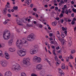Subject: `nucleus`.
<instances>
[{
    "mask_svg": "<svg viewBox=\"0 0 76 76\" xmlns=\"http://www.w3.org/2000/svg\"><path fill=\"white\" fill-rule=\"evenodd\" d=\"M8 42H11V43H13V39H11L9 40V41H8Z\"/></svg>",
    "mask_w": 76,
    "mask_h": 76,
    "instance_id": "nucleus-31",
    "label": "nucleus"
},
{
    "mask_svg": "<svg viewBox=\"0 0 76 76\" xmlns=\"http://www.w3.org/2000/svg\"><path fill=\"white\" fill-rule=\"evenodd\" d=\"M48 49H50V47L49 45V44H48Z\"/></svg>",
    "mask_w": 76,
    "mask_h": 76,
    "instance_id": "nucleus-56",
    "label": "nucleus"
},
{
    "mask_svg": "<svg viewBox=\"0 0 76 76\" xmlns=\"http://www.w3.org/2000/svg\"><path fill=\"white\" fill-rule=\"evenodd\" d=\"M61 68H62V69H65V65L64 64H62Z\"/></svg>",
    "mask_w": 76,
    "mask_h": 76,
    "instance_id": "nucleus-25",
    "label": "nucleus"
},
{
    "mask_svg": "<svg viewBox=\"0 0 76 76\" xmlns=\"http://www.w3.org/2000/svg\"><path fill=\"white\" fill-rule=\"evenodd\" d=\"M0 56L1 57H3L4 56L3 54V52H2V51L1 50L0 51Z\"/></svg>",
    "mask_w": 76,
    "mask_h": 76,
    "instance_id": "nucleus-23",
    "label": "nucleus"
},
{
    "mask_svg": "<svg viewBox=\"0 0 76 76\" xmlns=\"http://www.w3.org/2000/svg\"><path fill=\"white\" fill-rule=\"evenodd\" d=\"M31 76H37V75H35V74H32L31 75Z\"/></svg>",
    "mask_w": 76,
    "mask_h": 76,
    "instance_id": "nucleus-45",
    "label": "nucleus"
},
{
    "mask_svg": "<svg viewBox=\"0 0 76 76\" xmlns=\"http://www.w3.org/2000/svg\"><path fill=\"white\" fill-rule=\"evenodd\" d=\"M38 26H39V28H42V25L41 24L39 25Z\"/></svg>",
    "mask_w": 76,
    "mask_h": 76,
    "instance_id": "nucleus-39",
    "label": "nucleus"
},
{
    "mask_svg": "<svg viewBox=\"0 0 76 76\" xmlns=\"http://www.w3.org/2000/svg\"><path fill=\"white\" fill-rule=\"evenodd\" d=\"M57 20H56L54 21V22H53L52 23V25L53 26H56L57 25Z\"/></svg>",
    "mask_w": 76,
    "mask_h": 76,
    "instance_id": "nucleus-19",
    "label": "nucleus"
},
{
    "mask_svg": "<svg viewBox=\"0 0 76 76\" xmlns=\"http://www.w3.org/2000/svg\"><path fill=\"white\" fill-rule=\"evenodd\" d=\"M16 31H17V32H19V29H17Z\"/></svg>",
    "mask_w": 76,
    "mask_h": 76,
    "instance_id": "nucleus-61",
    "label": "nucleus"
},
{
    "mask_svg": "<svg viewBox=\"0 0 76 76\" xmlns=\"http://www.w3.org/2000/svg\"><path fill=\"white\" fill-rule=\"evenodd\" d=\"M52 48H53L54 50H53V54H54L55 56V61H57V54L55 52V51H56V50H55V47L54 46H52Z\"/></svg>",
    "mask_w": 76,
    "mask_h": 76,
    "instance_id": "nucleus-9",
    "label": "nucleus"
},
{
    "mask_svg": "<svg viewBox=\"0 0 76 76\" xmlns=\"http://www.w3.org/2000/svg\"><path fill=\"white\" fill-rule=\"evenodd\" d=\"M69 57H67L66 58V60L67 61H69Z\"/></svg>",
    "mask_w": 76,
    "mask_h": 76,
    "instance_id": "nucleus-40",
    "label": "nucleus"
},
{
    "mask_svg": "<svg viewBox=\"0 0 76 76\" xmlns=\"http://www.w3.org/2000/svg\"><path fill=\"white\" fill-rule=\"evenodd\" d=\"M63 22H64V20L63 19L61 20L60 22L61 23H63Z\"/></svg>",
    "mask_w": 76,
    "mask_h": 76,
    "instance_id": "nucleus-43",
    "label": "nucleus"
},
{
    "mask_svg": "<svg viewBox=\"0 0 76 76\" xmlns=\"http://www.w3.org/2000/svg\"><path fill=\"white\" fill-rule=\"evenodd\" d=\"M20 18H18L17 20V23L18 25L19 26H23V24L22 23V21H20Z\"/></svg>",
    "mask_w": 76,
    "mask_h": 76,
    "instance_id": "nucleus-11",
    "label": "nucleus"
},
{
    "mask_svg": "<svg viewBox=\"0 0 76 76\" xmlns=\"http://www.w3.org/2000/svg\"><path fill=\"white\" fill-rule=\"evenodd\" d=\"M4 56L5 57L7 60H9V59H10V57L9 54L8 53H5Z\"/></svg>",
    "mask_w": 76,
    "mask_h": 76,
    "instance_id": "nucleus-15",
    "label": "nucleus"
},
{
    "mask_svg": "<svg viewBox=\"0 0 76 76\" xmlns=\"http://www.w3.org/2000/svg\"><path fill=\"white\" fill-rule=\"evenodd\" d=\"M62 17H63V14L62 13H61L59 15V17L61 18H62Z\"/></svg>",
    "mask_w": 76,
    "mask_h": 76,
    "instance_id": "nucleus-35",
    "label": "nucleus"
},
{
    "mask_svg": "<svg viewBox=\"0 0 76 76\" xmlns=\"http://www.w3.org/2000/svg\"><path fill=\"white\" fill-rule=\"evenodd\" d=\"M45 50L46 52H47V51H48L46 47H45Z\"/></svg>",
    "mask_w": 76,
    "mask_h": 76,
    "instance_id": "nucleus-63",
    "label": "nucleus"
},
{
    "mask_svg": "<svg viewBox=\"0 0 76 76\" xmlns=\"http://www.w3.org/2000/svg\"><path fill=\"white\" fill-rule=\"evenodd\" d=\"M57 10L58 12H61V10H60V9H58V7L57 8Z\"/></svg>",
    "mask_w": 76,
    "mask_h": 76,
    "instance_id": "nucleus-59",
    "label": "nucleus"
},
{
    "mask_svg": "<svg viewBox=\"0 0 76 76\" xmlns=\"http://www.w3.org/2000/svg\"><path fill=\"white\" fill-rule=\"evenodd\" d=\"M57 33L58 35V39L59 40L60 42H61L62 45L64 44L66 42V40H64V38L61 39V38L60 37V34L59 31H58Z\"/></svg>",
    "mask_w": 76,
    "mask_h": 76,
    "instance_id": "nucleus-6",
    "label": "nucleus"
},
{
    "mask_svg": "<svg viewBox=\"0 0 76 76\" xmlns=\"http://www.w3.org/2000/svg\"><path fill=\"white\" fill-rule=\"evenodd\" d=\"M70 59H73V57H72L73 56L72 55H70Z\"/></svg>",
    "mask_w": 76,
    "mask_h": 76,
    "instance_id": "nucleus-46",
    "label": "nucleus"
},
{
    "mask_svg": "<svg viewBox=\"0 0 76 76\" xmlns=\"http://www.w3.org/2000/svg\"><path fill=\"white\" fill-rule=\"evenodd\" d=\"M27 21L28 22H31V19H30V18L28 19Z\"/></svg>",
    "mask_w": 76,
    "mask_h": 76,
    "instance_id": "nucleus-57",
    "label": "nucleus"
},
{
    "mask_svg": "<svg viewBox=\"0 0 76 76\" xmlns=\"http://www.w3.org/2000/svg\"><path fill=\"white\" fill-rule=\"evenodd\" d=\"M7 61L5 60H3L1 62V64L2 67H6L7 65Z\"/></svg>",
    "mask_w": 76,
    "mask_h": 76,
    "instance_id": "nucleus-8",
    "label": "nucleus"
},
{
    "mask_svg": "<svg viewBox=\"0 0 76 76\" xmlns=\"http://www.w3.org/2000/svg\"><path fill=\"white\" fill-rule=\"evenodd\" d=\"M21 76H26V75L25 73L23 72L21 73Z\"/></svg>",
    "mask_w": 76,
    "mask_h": 76,
    "instance_id": "nucleus-28",
    "label": "nucleus"
},
{
    "mask_svg": "<svg viewBox=\"0 0 76 76\" xmlns=\"http://www.w3.org/2000/svg\"><path fill=\"white\" fill-rule=\"evenodd\" d=\"M71 4H74V1H71Z\"/></svg>",
    "mask_w": 76,
    "mask_h": 76,
    "instance_id": "nucleus-64",
    "label": "nucleus"
},
{
    "mask_svg": "<svg viewBox=\"0 0 76 76\" xmlns=\"http://www.w3.org/2000/svg\"><path fill=\"white\" fill-rule=\"evenodd\" d=\"M58 71L61 76H64V73L63 72V70H61V68H58Z\"/></svg>",
    "mask_w": 76,
    "mask_h": 76,
    "instance_id": "nucleus-13",
    "label": "nucleus"
},
{
    "mask_svg": "<svg viewBox=\"0 0 76 76\" xmlns=\"http://www.w3.org/2000/svg\"><path fill=\"white\" fill-rule=\"evenodd\" d=\"M5 76H11L12 72L10 71H7L4 74Z\"/></svg>",
    "mask_w": 76,
    "mask_h": 76,
    "instance_id": "nucleus-14",
    "label": "nucleus"
},
{
    "mask_svg": "<svg viewBox=\"0 0 76 76\" xmlns=\"http://www.w3.org/2000/svg\"><path fill=\"white\" fill-rule=\"evenodd\" d=\"M61 50H62V49L61 48V47H60V46H58L57 50H58V53H61Z\"/></svg>",
    "mask_w": 76,
    "mask_h": 76,
    "instance_id": "nucleus-18",
    "label": "nucleus"
},
{
    "mask_svg": "<svg viewBox=\"0 0 76 76\" xmlns=\"http://www.w3.org/2000/svg\"><path fill=\"white\" fill-rule=\"evenodd\" d=\"M65 13L66 15H68L69 14V11H68V10H66Z\"/></svg>",
    "mask_w": 76,
    "mask_h": 76,
    "instance_id": "nucleus-37",
    "label": "nucleus"
},
{
    "mask_svg": "<svg viewBox=\"0 0 76 76\" xmlns=\"http://www.w3.org/2000/svg\"><path fill=\"white\" fill-rule=\"evenodd\" d=\"M28 20V18H23V22H26Z\"/></svg>",
    "mask_w": 76,
    "mask_h": 76,
    "instance_id": "nucleus-22",
    "label": "nucleus"
},
{
    "mask_svg": "<svg viewBox=\"0 0 76 76\" xmlns=\"http://www.w3.org/2000/svg\"><path fill=\"white\" fill-rule=\"evenodd\" d=\"M17 54L20 57H24L26 54V51L25 49H23L18 50L17 52Z\"/></svg>",
    "mask_w": 76,
    "mask_h": 76,
    "instance_id": "nucleus-5",
    "label": "nucleus"
},
{
    "mask_svg": "<svg viewBox=\"0 0 76 76\" xmlns=\"http://www.w3.org/2000/svg\"><path fill=\"white\" fill-rule=\"evenodd\" d=\"M64 33L63 32L61 33V35L62 38H64L65 37V35H64Z\"/></svg>",
    "mask_w": 76,
    "mask_h": 76,
    "instance_id": "nucleus-29",
    "label": "nucleus"
},
{
    "mask_svg": "<svg viewBox=\"0 0 76 76\" xmlns=\"http://www.w3.org/2000/svg\"><path fill=\"white\" fill-rule=\"evenodd\" d=\"M54 43V42L53 41H51V42H50V44H53Z\"/></svg>",
    "mask_w": 76,
    "mask_h": 76,
    "instance_id": "nucleus-54",
    "label": "nucleus"
},
{
    "mask_svg": "<svg viewBox=\"0 0 76 76\" xmlns=\"http://www.w3.org/2000/svg\"><path fill=\"white\" fill-rule=\"evenodd\" d=\"M65 28H64V27H62V29L63 31H65Z\"/></svg>",
    "mask_w": 76,
    "mask_h": 76,
    "instance_id": "nucleus-58",
    "label": "nucleus"
},
{
    "mask_svg": "<svg viewBox=\"0 0 76 76\" xmlns=\"http://www.w3.org/2000/svg\"><path fill=\"white\" fill-rule=\"evenodd\" d=\"M7 16L9 18H10V17H11V15L10 14H8Z\"/></svg>",
    "mask_w": 76,
    "mask_h": 76,
    "instance_id": "nucleus-41",
    "label": "nucleus"
},
{
    "mask_svg": "<svg viewBox=\"0 0 76 76\" xmlns=\"http://www.w3.org/2000/svg\"><path fill=\"white\" fill-rule=\"evenodd\" d=\"M68 11V12L69 13H72V12H71V11H70V9H69Z\"/></svg>",
    "mask_w": 76,
    "mask_h": 76,
    "instance_id": "nucleus-62",
    "label": "nucleus"
},
{
    "mask_svg": "<svg viewBox=\"0 0 76 76\" xmlns=\"http://www.w3.org/2000/svg\"><path fill=\"white\" fill-rule=\"evenodd\" d=\"M1 46H2V48L3 47H4V46H5V44H4V43H2Z\"/></svg>",
    "mask_w": 76,
    "mask_h": 76,
    "instance_id": "nucleus-47",
    "label": "nucleus"
},
{
    "mask_svg": "<svg viewBox=\"0 0 76 76\" xmlns=\"http://www.w3.org/2000/svg\"><path fill=\"white\" fill-rule=\"evenodd\" d=\"M30 53L31 54L33 55V54L37 53V51L35 49H32L30 51Z\"/></svg>",
    "mask_w": 76,
    "mask_h": 76,
    "instance_id": "nucleus-12",
    "label": "nucleus"
},
{
    "mask_svg": "<svg viewBox=\"0 0 76 76\" xmlns=\"http://www.w3.org/2000/svg\"><path fill=\"white\" fill-rule=\"evenodd\" d=\"M7 8H5L4 10V13H7Z\"/></svg>",
    "mask_w": 76,
    "mask_h": 76,
    "instance_id": "nucleus-26",
    "label": "nucleus"
},
{
    "mask_svg": "<svg viewBox=\"0 0 76 76\" xmlns=\"http://www.w3.org/2000/svg\"><path fill=\"white\" fill-rule=\"evenodd\" d=\"M31 3V0H26V3H27L28 5H29Z\"/></svg>",
    "mask_w": 76,
    "mask_h": 76,
    "instance_id": "nucleus-21",
    "label": "nucleus"
},
{
    "mask_svg": "<svg viewBox=\"0 0 76 76\" xmlns=\"http://www.w3.org/2000/svg\"><path fill=\"white\" fill-rule=\"evenodd\" d=\"M8 23V22H7V20H5L4 22L3 23V24H4V25H6V24L7 23Z\"/></svg>",
    "mask_w": 76,
    "mask_h": 76,
    "instance_id": "nucleus-33",
    "label": "nucleus"
},
{
    "mask_svg": "<svg viewBox=\"0 0 76 76\" xmlns=\"http://www.w3.org/2000/svg\"><path fill=\"white\" fill-rule=\"evenodd\" d=\"M9 50L11 52H13L16 51V49L13 48H9Z\"/></svg>",
    "mask_w": 76,
    "mask_h": 76,
    "instance_id": "nucleus-17",
    "label": "nucleus"
},
{
    "mask_svg": "<svg viewBox=\"0 0 76 76\" xmlns=\"http://www.w3.org/2000/svg\"><path fill=\"white\" fill-rule=\"evenodd\" d=\"M41 58L37 56H34L33 58V61L34 62H36L37 61V63H40L41 61Z\"/></svg>",
    "mask_w": 76,
    "mask_h": 76,
    "instance_id": "nucleus-7",
    "label": "nucleus"
},
{
    "mask_svg": "<svg viewBox=\"0 0 76 76\" xmlns=\"http://www.w3.org/2000/svg\"><path fill=\"white\" fill-rule=\"evenodd\" d=\"M11 34L10 32L9 31H7L4 32L3 37L4 40H8L10 39Z\"/></svg>",
    "mask_w": 76,
    "mask_h": 76,
    "instance_id": "nucleus-4",
    "label": "nucleus"
},
{
    "mask_svg": "<svg viewBox=\"0 0 76 76\" xmlns=\"http://www.w3.org/2000/svg\"><path fill=\"white\" fill-rule=\"evenodd\" d=\"M60 3L61 4H63L64 3V1L62 0H61L60 1Z\"/></svg>",
    "mask_w": 76,
    "mask_h": 76,
    "instance_id": "nucleus-44",
    "label": "nucleus"
},
{
    "mask_svg": "<svg viewBox=\"0 0 76 76\" xmlns=\"http://www.w3.org/2000/svg\"><path fill=\"white\" fill-rule=\"evenodd\" d=\"M49 36L50 37H52L53 36V33H50L49 34Z\"/></svg>",
    "mask_w": 76,
    "mask_h": 76,
    "instance_id": "nucleus-51",
    "label": "nucleus"
},
{
    "mask_svg": "<svg viewBox=\"0 0 76 76\" xmlns=\"http://www.w3.org/2000/svg\"><path fill=\"white\" fill-rule=\"evenodd\" d=\"M43 66L41 64H38L36 66V69L37 70H41L42 69Z\"/></svg>",
    "mask_w": 76,
    "mask_h": 76,
    "instance_id": "nucleus-10",
    "label": "nucleus"
},
{
    "mask_svg": "<svg viewBox=\"0 0 76 76\" xmlns=\"http://www.w3.org/2000/svg\"><path fill=\"white\" fill-rule=\"evenodd\" d=\"M45 74V71H42L40 74V75L41 76H44Z\"/></svg>",
    "mask_w": 76,
    "mask_h": 76,
    "instance_id": "nucleus-24",
    "label": "nucleus"
},
{
    "mask_svg": "<svg viewBox=\"0 0 76 76\" xmlns=\"http://www.w3.org/2000/svg\"><path fill=\"white\" fill-rule=\"evenodd\" d=\"M59 58H62V56L59 55Z\"/></svg>",
    "mask_w": 76,
    "mask_h": 76,
    "instance_id": "nucleus-53",
    "label": "nucleus"
},
{
    "mask_svg": "<svg viewBox=\"0 0 76 76\" xmlns=\"http://www.w3.org/2000/svg\"><path fill=\"white\" fill-rule=\"evenodd\" d=\"M8 45H10V46H11L12 45V43L9 42H8Z\"/></svg>",
    "mask_w": 76,
    "mask_h": 76,
    "instance_id": "nucleus-36",
    "label": "nucleus"
},
{
    "mask_svg": "<svg viewBox=\"0 0 76 76\" xmlns=\"http://www.w3.org/2000/svg\"><path fill=\"white\" fill-rule=\"evenodd\" d=\"M75 53V50H71V53L72 54H73V53Z\"/></svg>",
    "mask_w": 76,
    "mask_h": 76,
    "instance_id": "nucleus-38",
    "label": "nucleus"
},
{
    "mask_svg": "<svg viewBox=\"0 0 76 76\" xmlns=\"http://www.w3.org/2000/svg\"><path fill=\"white\" fill-rule=\"evenodd\" d=\"M54 9V6H52L50 7V9Z\"/></svg>",
    "mask_w": 76,
    "mask_h": 76,
    "instance_id": "nucleus-50",
    "label": "nucleus"
},
{
    "mask_svg": "<svg viewBox=\"0 0 76 76\" xmlns=\"http://www.w3.org/2000/svg\"><path fill=\"white\" fill-rule=\"evenodd\" d=\"M67 31H65L64 32H63L64 33V34H67Z\"/></svg>",
    "mask_w": 76,
    "mask_h": 76,
    "instance_id": "nucleus-55",
    "label": "nucleus"
},
{
    "mask_svg": "<svg viewBox=\"0 0 76 76\" xmlns=\"http://www.w3.org/2000/svg\"><path fill=\"white\" fill-rule=\"evenodd\" d=\"M21 69L20 65L18 64L12 65L11 68L12 70L16 71V72H19L20 70Z\"/></svg>",
    "mask_w": 76,
    "mask_h": 76,
    "instance_id": "nucleus-2",
    "label": "nucleus"
},
{
    "mask_svg": "<svg viewBox=\"0 0 76 76\" xmlns=\"http://www.w3.org/2000/svg\"><path fill=\"white\" fill-rule=\"evenodd\" d=\"M13 9H14V10H18V6L14 7H13Z\"/></svg>",
    "mask_w": 76,
    "mask_h": 76,
    "instance_id": "nucleus-30",
    "label": "nucleus"
},
{
    "mask_svg": "<svg viewBox=\"0 0 76 76\" xmlns=\"http://www.w3.org/2000/svg\"><path fill=\"white\" fill-rule=\"evenodd\" d=\"M47 62L49 63V64L51 66V63H50V61H48Z\"/></svg>",
    "mask_w": 76,
    "mask_h": 76,
    "instance_id": "nucleus-49",
    "label": "nucleus"
},
{
    "mask_svg": "<svg viewBox=\"0 0 76 76\" xmlns=\"http://www.w3.org/2000/svg\"><path fill=\"white\" fill-rule=\"evenodd\" d=\"M61 63V62L60 61V60H58V62H57V65L58 66Z\"/></svg>",
    "mask_w": 76,
    "mask_h": 76,
    "instance_id": "nucleus-32",
    "label": "nucleus"
},
{
    "mask_svg": "<svg viewBox=\"0 0 76 76\" xmlns=\"http://www.w3.org/2000/svg\"><path fill=\"white\" fill-rule=\"evenodd\" d=\"M2 43L0 42V48H2V46H1Z\"/></svg>",
    "mask_w": 76,
    "mask_h": 76,
    "instance_id": "nucleus-52",
    "label": "nucleus"
},
{
    "mask_svg": "<svg viewBox=\"0 0 76 76\" xmlns=\"http://www.w3.org/2000/svg\"><path fill=\"white\" fill-rule=\"evenodd\" d=\"M71 24L72 25H75V21H72L71 22Z\"/></svg>",
    "mask_w": 76,
    "mask_h": 76,
    "instance_id": "nucleus-48",
    "label": "nucleus"
},
{
    "mask_svg": "<svg viewBox=\"0 0 76 76\" xmlns=\"http://www.w3.org/2000/svg\"><path fill=\"white\" fill-rule=\"evenodd\" d=\"M31 59L29 58H24L23 60V63L24 64H25L24 67H28L30 65Z\"/></svg>",
    "mask_w": 76,
    "mask_h": 76,
    "instance_id": "nucleus-3",
    "label": "nucleus"
},
{
    "mask_svg": "<svg viewBox=\"0 0 76 76\" xmlns=\"http://www.w3.org/2000/svg\"><path fill=\"white\" fill-rule=\"evenodd\" d=\"M26 26L28 27H32V26H33V25L31 24H27Z\"/></svg>",
    "mask_w": 76,
    "mask_h": 76,
    "instance_id": "nucleus-27",
    "label": "nucleus"
},
{
    "mask_svg": "<svg viewBox=\"0 0 76 76\" xmlns=\"http://www.w3.org/2000/svg\"><path fill=\"white\" fill-rule=\"evenodd\" d=\"M72 40H71V39H70L68 41V46H69V47H70V46L72 45Z\"/></svg>",
    "mask_w": 76,
    "mask_h": 76,
    "instance_id": "nucleus-20",
    "label": "nucleus"
},
{
    "mask_svg": "<svg viewBox=\"0 0 76 76\" xmlns=\"http://www.w3.org/2000/svg\"><path fill=\"white\" fill-rule=\"evenodd\" d=\"M67 8V6L66 5H64V7L62 8V10L61 11V12L62 13L64 14L65 13V11H64V10L66 9Z\"/></svg>",
    "mask_w": 76,
    "mask_h": 76,
    "instance_id": "nucleus-16",
    "label": "nucleus"
},
{
    "mask_svg": "<svg viewBox=\"0 0 76 76\" xmlns=\"http://www.w3.org/2000/svg\"><path fill=\"white\" fill-rule=\"evenodd\" d=\"M72 11L74 12V13H76V9H75V8H73L72 9Z\"/></svg>",
    "mask_w": 76,
    "mask_h": 76,
    "instance_id": "nucleus-42",
    "label": "nucleus"
},
{
    "mask_svg": "<svg viewBox=\"0 0 76 76\" xmlns=\"http://www.w3.org/2000/svg\"><path fill=\"white\" fill-rule=\"evenodd\" d=\"M36 36L34 33H31L28 35L27 39L25 40L22 39V40H18L16 42V45L19 49H22L23 44H24V47L26 48L29 47V45L28 42V41H32L35 39Z\"/></svg>",
    "mask_w": 76,
    "mask_h": 76,
    "instance_id": "nucleus-1",
    "label": "nucleus"
},
{
    "mask_svg": "<svg viewBox=\"0 0 76 76\" xmlns=\"http://www.w3.org/2000/svg\"><path fill=\"white\" fill-rule=\"evenodd\" d=\"M69 66H70V67H71L72 68V69L73 68V66L72 65V64H71V63L70 62H69Z\"/></svg>",
    "mask_w": 76,
    "mask_h": 76,
    "instance_id": "nucleus-34",
    "label": "nucleus"
},
{
    "mask_svg": "<svg viewBox=\"0 0 76 76\" xmlns=\"http://www.w3.org/2000/svg\"><path fill=\"white\" fill-rule=\"evenodd\" d=\"M71 16L72 17H74V13H73L71 14Z\"/></svg>",
    "mask_w": 76,
    "mask_h": 76,
    "instance_id": "nucleus-60",
    "label": "nucleus"
}]
</instances>
